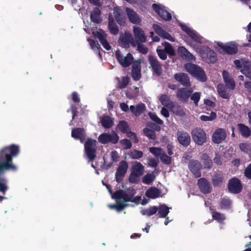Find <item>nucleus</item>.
<instances>
[{
	"label": "nucleus",
	"mask_w": 251,
	"mask_h": 251,
	"mask_svg": "<svg viewBox=\"0 0 251 251\" xmlns=\"http://www.w3.org/2000/svg\"><path fill=\"white\" fill-rule=\"evenodd\" d=\"M181 29L192 39L190 45L207 62L213 63L216 61V55L214 51L206 47H200L199 44H204L206 40L200 36L196 31L184 24H180Z\"/></svg>",
	"instance_id": "nucleus-1"
},
{
	"label": "nucleus",
	"mask_w": 251,
	"mask_h": 251,
	"mask_svg": "<svg viewBox=\"0 0 251 251\" xmlns=\"http://www.w3.org/2000/svg\"><path fill=\"white\" fill-rule=\"evenodd\" d=\"M19 147L12 145L6 147L0 151V174L6 170H16V167L12 163V157L19 152ZM6 180L0 177V191L5 193L7 189Z\"/></svg>",
	"instance_id": "nucleus-2"
},
{
	"label": "nucleus",
	"mask_w": 251,
	"mask_h": 251,
	"mask_svg": "<svg viewBox=\"0 0 251 251\" xmlns=\"http://www.w3.org/2000/svg\"><path fill=\"white\" fill-rule=\"evenodd\" d=\"M102 183L106 186L111 194V198L116 201V204L108 205V207L110 209H115L118 212H120L127 206L126 202L130 201L138 204L141 200L140 196L134 197L135 192L134 189H128L126 191L120 190L117 191L113 194L110 187L108 185L105 184L103 181H102Z\"/></svg>",
	"instance_id": "nucleus-3"
},
{
	"label": "nucleus",
	"mask_w": 251,
	"mask_h": 251,
	"mask_svg": "<svg viewBox=\"0 0 251 251\" xmlns=\"http://www.w3.org/2000/svg\"><path fill=\"white\" fill-rule=\"evenodd\" d=\"M223 77L226 87L223 84H219L217 86V90L219 95L224 99H228L230 95L229 90L234 89L235 84L233 79L229 76L228 73L226 71L223 72Z\"/></svg>",
	"instance_id": "nucleus-4"
},
{
	"label": "nucleus",
	"mask_w": 251,
	"mask_h": 251,
	"mask_svg": "<svg viewBox=\"0 0 251 251\" xmlns=\"http://www.w3.org/2000/svg\"><path fill=\"white\" fill-rule=\"evenodd\" d=\"M185 68L193 77L201 81H204L206 80V75L204 71L199 66L191 63L185 65Z\"/></svg>",
	"instance_id": "nucleus-5"
},
{
	"label": "nucleus",
	"mask_w": 251,
	"mask_h": 251,
	"mask_svg": "<svg viewBox=\"0 0 251 251\" xmlns=\"http://www.w3.org/2000/svg\"><path fill=\"white\" fill-rule=\"evenodd\" d=\"M235 67L240 69L241 72L246 77L251 79V62L249 60L241 59L234 61Z\"/></svg>",
	"instance_id": "nucleus-6"
},
{
	"label": "nucleus",
	"mask_w": 251,
	"mask_h": 251,
	"mask_svg": "<svg viewBox=\"0 0 251 251\" xmlns=\"http://www.w3.org/2000/svg\"><path fill=\"white\" fill-rule=\"evenodd\" d=\"M192 136L194 141L198 145H202L206 141V133L200 128H196L193 130Z\"/></svg>",
	"instance_id": "nucleus-7"
},
{
	"label": "nucleus",
	"mask_w": 251,
	"mask_h": 251,
	"mask_svg": "<svg viewBox=\"0 0 251 251\" xmlns=\"http://www.w3.org/2000/svg\"><path fill=\"white\" fill-rule=\"evenodd\" d=\"M119 139L117 134L113 131L111 133H102L99 136L98 139L100 143L105 144L108 143L116 144L118 142Z\"/></svg>",
	"instance_id": "nucleus-8"
},
{
	"label": "nucleus",
	"mask_w": 251,
	"mask_h": 251,
	"mask_svg": "<svg viewBox=\"0 0 251 251\" xmlns=\"http://www.w3.org/2000/svg\"><path fill=\"white\" fill-rule=\"evenodd\" d=\"M119 43L124 48H128L130 45L135 47L137 45L131 34L128 31H126L124 34L120 36Z\"/></svg>",
	"instance_id": "nucleus-9"
},
{
	"label": "nucleus",
	"mask_w": 251,
	"mask_h": 251,
	"mask_svg": "<svg viewBox=\"0 0 251 251\" xmlns=\"http://www.w3.org/2000/svg\"><path fill=\"white\" fill-rule=\"evenodd\" d=\"M115 56L119 63L124 67H128L133 60V57L130 53L124 56L120 50L116 51Z\"/></svg>",
	"instance_id": "nucleus-10"
},
{
	"label": "nucleus",
	"mask_w": 251,
	"mask_h": 251,
	"mask_svg": "<svg viewBox=\"0 0 251 251\" xmlns=\"http://www.w3.org/2000/svg\"><path fill=\"white\" fill-rule=\"evenodd\" d=\"M96 145V141L92 139H89L85 144V152L90 160H93L95 157Z\"/></svg>",
	"instance_id": "nucleus-11"
},
{
	"label": "nucleus",
	"mask_w": 251,
	"mask_h": 251,
	"mask_svg": "<svg viewBox=\"0 0 251 251\" xmlns=\"http://www.w3.org/2000/svg\"><path fill=\"white\" fill-rule=\"evenodd\" d=\"M217 44L222 51L227 53L228 54H235L237 52L238 49L236 44L234 42L227 43L224 44L221 42H218Z\"/></svg>",
	"instance_id": "nucleus-12"
},
{
	"label": "nucleus",
	"mask_w": 251,
	"mask_h": 251,
	"mask_svg": "<svg viewBox=\"0 0 251 251\" xmlns=\"http://www.w3.org/2000/svg\"><path fill=\"white\" fill-rule=\"evenodd\" d=\"M226 131L225 129L218 128L215 130L212 136V141L216 144H219L225 140L226 137Z\"/></svg>",
	"instance_id": "nucleus-13"
},
{
	"label": "nucleus",
	"mask_w": 251,
	"mask_h": 251,
	"mask_svg": "<svg viewBox=\"0 0 251 251\" xmlns=\"http://www.w3.org/2000/svg\"><path fill=\"white\" fill-rule=\"evenodd\" d=\"M133 32L134 37V40L136 44L138 43H145L147 41V36L144 31L139 27L134 26Z\"/></svg>",
	"instance_id": "nucleus-14"
},
{
	"label": "nucleus",
	"mask_w": 251,
	"mask_h": 251,
	"mask_svg": "<svg viewBox=\"0 0 251 251\" xmlns=\"http://www.w3.org/2000/svg\"><path fill=\"white\" fill-rule=\"evenodd\" d=\"M242 189V185L238 179L233 178L228 183L229 191L234 194H237L241 192Z\"/></svg>",
	"instance_id": "nucleus-15"
},
{
	"label": "nucleus",
	"mask_w": 251,
	"mask_h": 251,
	"mask_svg": "<svg viewBox=\"0 0 251 251\" xmlns=\"http://www.w3.org/2000/svg\"><path fill=\"white\" fill-rule=\"evenodd\" d=\"M152 8L164 20H169L171 19V15L160 4H153Z\"/></svg>",
	"instance_id": "nucleus-16"
},
{
	"label": "nucleus",
	"mask_w": 251,
	"mask_h": 251,
	"mask_svg": "<svg viewBox=\"0 0 251 251\" xmlns=\"http://www.w3.org/2000/svg\"><path fill=\"white\" fill-rule=\"evenodd\" d=\"M128 164L126 161H121L116 173V180L119 182L121 181L125 175L128 169Z\"/></svg>",
	"instance_id": "nucleus-17"
},
{
	"label": "nucleus",
	"mask_w": 251,
	"mask_h": 251,
	"mask_svg": "<svg viewBox=\"0 0 251 251\" xmlns=\"http://www.w3.org/2000/svg\"><path fill=\"white\" fill-rule=\"evenodd\" d=\"M93 34L95 37L99 39L100 43L104 48L107 50L111 49V46L105 39L106 34L102 30L98 29L97 31L93 32Z\"/></svg>",
	"instance_id": "nucleus-18"
},
{
	"label": "nucleus",
	"mask_w": 251,
	"mask_h": 251,
	"mask_svg": "<svg viewBox=\"0 0 251 251\" xmlns=\"http://www.w3.org/2000/svg\"><path fill=\"white\" fill-rule=\"evenodd\" d=\"M192 92L193 90L190 88H180L177 91L176 97L178 99L183 101H187Z\"/></svg>",
	"instance_id": "nucleus-19"
},
{
	"label": "nucleus",
	"mask_w": 251,
	"mask_h": 251,
	"mask_svg": "<svg viewBox=\"0 0 251 251\" xmlns=\"http://www.w3.org/2000/svg\"><path fill=\"white\" fill-rule=\"evenodd\" d=\"M177 137L178 142L183 146H187L190 144L191 138L188 133L179 131L177 132Z\"/></svg>",
	"instance_id": "nucleus-20"
},
{
	"label": "nucleus",
	"mask_w": 251,
	"mask_h": 251,
	"mask_svg": "<svg viewBox=\"0 0 251 251\" xmlns=\"http://www.w3.org/2000/svg\"><path fill=\"white\" fill-rule=\"evenodd\" d=\"M149 60L153 72L157 75H160L162 68L157 58L153 56L149 55Z\"/></svg>",
	"instance_id": "nucleus-21"
},
{
	"label": "nucleus",
	"mask_w": 251,
	"mask_h": 251,
	"mask_svg": "<svg viewBox=\"0 0 251 251\" xmlns=\"http://www.w3.org/2000/svg\"><path fill=\"white\" fill-rule=\"evenodd\" d=\"M189 167L196 177L198 178L201 176V174L200 170L201 169V166L198 161H191L189 162Z\"/></svg>",
	"instance_id": "nucleus-22"
},
{
	"label": "nucleus",
	"mask_w": 251,
	"mask_h": 251,
	"mask_svg": "<svg viewBox=\"0 0 251 251\" xmlns=\"http://www.w3.org/2000/svg\"><path fill=\"white\" fill-rule=\"evenodd\" d=\"M153 28L155 32L160 37L163 39H167L170 41L174 42V38L168 32L164 31L158 25L154 24L153 25Z\"/></svg>",
	"instance_id": "nucleus-23"
},
{
	"label": "nucleus",
	"mask_w": 251,
	"mask_h": 251,
	"mask_svg": "<svg viewBox=\"0 0 251 251\" xmlns=\"http://www.w3.org/2000/svg\"><path fill=\"white\" fill-rule=\"evenodd\" d=\"M131 75L133 79L136 81L138 80L141 78V65L140 62L136 61L133 62L132 66Z\"/></svg>",
	"instance_id": "nucleus-24"
},
{
	"label": "nucleus",
	"mask_w": 251,
	"mask_h": 251,
	"mask_svg": "<svg viewBox=\"0 0 251 251\" xmlns=\"http://www.w3.org/2000/svg\"><path fill=\"white\" fill-rule=\"evenodd\" d=\"M126 12L129 20L131 23L136 25L141 24V19L134 11L130 8H126Z\"/></svg>",
	"instance_id": "nucleus-25"
},
{
	"label": "nucleus",
	"mask_w": 251,
	"mask_h": 251,
	"mask_svg": "<svg viewBox=\"0 0 251 251\" xmlns=\"http://www.w3.org/2000/svg\"><path fill=\"white\" fill-rule=\"evenodd\" d=\"M113 13L117 23L121 25H124L126 23V19L123 15L121 9L118 7H115Z\"/></svg>",
	"instance_id": "nucleus-26"
},
{
	"label": "nucleus",
	"mask_w": 251,
	"mask_h": 251,
	"mask_svg": "<svg viewBox=\"0 0 251 251\" xmlns=\"http://www.w3.org/2000/svg\"><path fill=\"white\" fill-rule=\"evenodd\" d=\"M174 77L176 81L180 82L183 85L189 86L190 85L189 77L186 74L182 73L176 74L175 75Z\"/></svg>",
	"instance_id": "nucleus-27"
},
{
	"label": "nucleus",
	"mask_w": 251,
	"mask_h": 251,
	"mask_svg": "<svg viewBox=\"0 0 251 251\" xmlns=\"http://www.w3.org/2000/svg\"><path fill=\"white\" fill-rule=\"evenodd\" d=\"M131 170L133 173L141 176L144 173V167L141 163L135 161L132 164Z\"/></svg>",
	"instance_id": "nucleus-28"
},
{
	"label": "nucleus",
	"mask_w": 251,
	"mask_h": 251,
	"mask_svg": "<svg viewBox=\"0 0 251 251\" xmlns=\"http://www.w3.org/2000/svg\"><path fill=\"white\" fill-rule=\"evenodd\" d=\"M198 184L201 191L204 193H208L210 191V184L204 178H201L198 180Z\"/></svg>",
	"instance_id": "nucleus-29"
},
{
	"label": "nucleus",
	"mask_w": 251,
	"mask_h": 251,
	"mask_svg": "<svg viewBox=\"0 0 251 251\" xmlns=\"http://www.w3.org/2000/svg\"><path fill=\"white\" fill-rule=\"evenodd\" d=\"M72 136L75 139H79L82 143L85 138V134L83 129L77 128L72 130Z\"/></svg>",
	"instance_id": "nucleus-30"
},
{
	"label": "nucleus",
	"mask_w": 251,
	"mask_h": 251,
	"mask_svg": "<svg viewBox=\"0 0 251 251\" xmlns=\"http://www.w3.org/2000/svg\"><path fill=\"white\" fill-rule=\"evenodd\" d=\"M177 52L179 55L188 60L195 59L194 56L188 50L183 47L178 48Z\"/></svg>",
	"instance_id": "nucleus-31"
},
{
	"label": "nucleus",
	"mask_w": 251,
	"mask_h": 251,
	"mask_svg": "<svg viewBox=\"0 0 251 251\" xmlns=\"http://www.w3.org/2000/svg\"><path fill=\"white\" fill-rule=\"evenodd\" d=\"M91 19L92 22L96 23H100L101 21L100 18V11L99 8H95L90 14Z\"/></svg>",
	"instance_id": "nucleus-32"
},
{
	"label": "nucleus",
	"mask_w": 251,
	"mask_h": 251,
	"mask_svg": "<svg viewBox=\"0 0 251 251\" xmlns=\"http://www.w3.org/2000/svg\"><path fill=\"white\" fill-rule=\"evenodd\" d=\"M129 109L134 115L139 116L144 111L145 106L143 103H140L136 107L133 105H131Z\"/></svg>",
	"instance_id": "nucleus-33"
},
{
	"label": "nucleus",
	"mask_w": 251,
	"mask_h": 251,
	"mask_svg": "<svg viewBox=\"0 0 251 251\" xmlns=\"http://www.w3.org/2000/svg\"><path fill=\"white\" fill-rule=\"evenodd\" d=\"M160 195V191L155 187H151L146 192L147 197L151 199H155L158 197Z\"/></svg>",
	"instance_id": "nucleus-34"
},
{
	"label": "nucleus",
	"mask_w": 251,
	"mask_h": 251,
	"mask_svg": "<svg viewBox=\"0 0 251 251\" xmlns=\"http://www.w3.org/2000/svg\"><path fill=\"white\" fill-rule=\"evenodd\" d=\"M159 100L162 105L170 108L174 103L171 101L170 97L166 95H162Z\"/></svg>",
	"instance_id": "nucleus-35"
},
{
	"label": "nucleus",
	"mask_w": 251,
	"mask_h": 251,
	"mask_svg": "<svg viewBox=\"0 0 251 251\" xmlns=\"http://www.w3.org/2000/svg\"><path fill=\"white\" fill-rule=\"evenodd\" d=\"M238 126L240 132L242 136L245 137H248L251 135V131L247 126L242 124H239L238 125Z\"/></svg>",
	"instance_id": "nucleus-36"
},
{
	"label": "nucleus",
	"mask_w": 251,
	"mask_h": 251,
	"mask_svg": "<svg viewBox=\"0 0 251 251\" xmlns=\"http://www.w3.org/2000/svg\"><path fill=\"white\" fill-rule=\"evenodd\" d=\"M101 123L104 127L109 128L113 126V121L109 116H104L101 118Z\"/></svg>",
	"instance_id": "nucleus-37"
},
{
	"label": "nucleus",
	"mask_w": 251,
	"mask_h": 251,
	"mask_svg": "<svg viewBox=\"0 0 251 251\" xmlns=\"http://www.w3.org/2000/svg\"><path fill=\"white\" fill-rule=\"evenodd\" d=\"M169 109L176 115L182 116L185 114L183 109L177 104L174 103Z\"/></svg>",
	"instance_id": "nucleus-38"
},
{
	"label": "nucleus",
	"mask_w": 251,
	"mask_h": 251,
	"mask_svg": "<svg viewBox=\"0 0 251 251\" xmlns=\"http://www.w3.org/2000/svg\"><path fill=\"white\" fill-rule=\"evenodd\" d=\"M157 208L160 217H165L169 213V210L171 209L165 204L160 205Z\"/></svg>",
	"instance_id": "nucleus-39"
},
{
	"label": "nucleus",
	"mask_w": 251,
	"mask_h": 251,
	"mask_svg": "<svg viewBox=\"0 0 251 251\" xmlns=\"http://www.w3.org/2000/svg\"><path fill=\"white\" fill-rule=\"evenodd\" d=\"M158 211V208L156 206H153L150 207L147 209H145L141 211V213L143 215H146L147 216H151L155 214Z\"/></svg>",
	"instance_id": "nucleus-40"
},
{
	"label": "nucleus",
	"mask_w": 251,
	"mask_h": 251,
	"mask_svg": "<svg viewBox=\"0 0 251 251\" xmlns=\"http://www.w3.org/2000/svg\"><path fill=\"white\" fill-rule=\"evenodd\" d=\"M117 129L125 133L130 129L127 123L125 121H121L119 122L117 126Z\"/></svg>",
	"instance_id": "nucleus-41"
},
{
	"label": "nucleus",
	"mask_w": 251,
	"mask_h": 251,
	"mask_svg": "<svg viewBox=\"0 0 251 251\" xmlns=\"http://www.w3.org/2000/svg\"><path fill=\"white\" fill-rule=\"evenodd\" d=\"M161 46H163V49L166 52L168 53L171 55H174L175 54V51L173 49L172 46L167 42L162 43Z\"/></svg>",
	"instance_id": "nucleus-42"
},
{
	"label": "nucleus",
	"mask_w": 251,
	"mask_h": 251,
	"mask_svg": "<svg viewBox=\"0 0 251 251\" xmlns=\"http://www.w3.org/2000/svg\"><path fill=\"white\" fill-rule=\"evenodd\" d=\"M109 29L110 32L113 34H117L118 33L117 26L110 17L109 18Z\"/></svg>",
	"instance_id": "nucleus-43"
},
{
	"label": "nucleus",
	"mask_w": 251,
	"mask_h": 251,
	"mask_svg": "<svg viewBox=\"0 0 251 251\" xmlns=\"http://www.w3.org/2000/svg\"><path fill=\"white\" fill-rule=\"evenodd\" d=\"M128 155L132 159H138L142 157L143 153L141 151L134 150L130 151Z\"/></svg>",
	"instance_id": "nucleus-44"
},
{
	"label": "nucleus",
	"mask_w": 251,
	"mask_h": 251,
	"mask_svg": "<svg viewBox=\"0 0 251 251\" xmlns=\"http://www.w3.org/2000/svg\"><path fill=\"white\" fill-rule=\"evenodd\" d=\"M155 178L154 175L152 174H147L142 178V182L146 184H149L153 181Z\"/></svg>",
	"instance_id": "nucleus-45"
},
{
	"label": "nucleus",
	"mask_w": 251,
	"mask_h": 251,
	"mask_svg": "<svg viewBox=\"0 0 251 251\" xmlns=\"http://www.w3.org/2000/svg\"><path fill=\"white\" fill-rule=\"evenodd\" d=\"M217 115L214 112H211L209 116L201 115L200 119L204 122L212 121L216 118Z\"/></svg>",
	"instance_id": "nucleus-46"
},
{
	"label": "nucleus",
	"mask_w": 251,
	"mask_h": 251,
	"mask_svg": "<svg viewBox=\"0 0 251 251\" xmlns=\"http://www.w3.org/2000/svg\"><path fill=\"white\" fill-rule=\"evenodd\" d=\"M150 151L155 156L160 157L164 151L162 149L159 148L151 147L149 149Z\"/></svg>",
	"instance_id": "nucleus-47"
},
{
	"label": "nucleus",
	"mask_w": 251,
	"mask_h": 251,
	"mask_svg": "<svg viewBox=\"0 0 251 251\" xmlns=\"http://www.w3.org/2000/svg\"><path fill=\"white\" fill-rule=\"evenodd\" d=\"M156 51L160 59L162 60L167 59V55L165 51L163 49V46H159L156 49Z\"/></svg>",
	"instance_id": "nucleus-48"
},
{
	"label": "nucleus",
	"mask_w": 251,
	"mask_h": 251,
	"mask_svg": "<svg viewBox=\"0 0 251 251\" xmlns=\"http://www.w3.org/2000/svg\"><path fill=\"white\" fill-rule=\"evenodd\" d=\"M203 160L204 167L206 168H209L212 164V162L211 159L206 154H203L202 157Z\"/></svg>",
	"instance_id": "nucleus-49"
},
{
	"label": "nucleus",
	"mask_w": 251,
	"mask_h": 251,
	"mask_svg": "<svg viewBox=\"0 0 251 251\" xmlns=\"http://www.w3.org/2000/svg\"><path fill=\"white\" fill-rule=\"evenodd\" d=\"M212 217L219 223H222L225 219V217L223 215L216 212H213Z\"/></svg>",
	"instance_id": "nucleus-50"
},
{
	"label": "nucleus",
	"mask_w": 251,
	"mask_h": 251,
	"mask_svg": "<svg viewBox=\"0 0 251 251\" xmlns=\"http://www.w3.org/2000/svg\"><path fill=\"white\" fill-rule=\"evenodd\" d=\"M129 78L127 76L123 77L122 79L119 81L118 86L121 88L126 87L128 84Z\"/></svg>",
	"instance_id": "nucleus-51"
},
{
	"label": "nucleus",
	"mask_w": 251,
	"mask_h": 251,
	"mask_svg": "<svg viewBox=\"0 0 251 251\" xmlns=\"http://www.w3.org/2000/svg\"><path fill=\"white\" fill-rule=\"evenodd\" d=\"M159 158L161 161L165 164H169L171 163V157L167 155L164 151L163 152V154L161 155Z\"/></svg>",
	"instance_id": "nucleus-52"
},
{
	"label": "nucleus",
	"mask_w": 251,
	"mask_h": 251,
	"mask_svg": "<svg viewBox=\"0 0 251 251\" xmlns=\"http://www.w3.org/2000/svg\"><path fill=\"white\" fill-rule=\"evenodd\" d=\"M143 131L145 134L150 138L152 139H154L155 138V133L153 130L145 128L144 129Z\"/></svg>",
	"instance_id": "nucleus-53"
},
{
	"label": "nucleus",
	"mask_w": 251,
	"mask_h": 251,
	"mask_svg": "<svg viewBox=\"0 0 251 251\" xmlns=\"http://www.w3.org/2000/svg\"><path fill=\"white\" fill-rule=\"evenodd\" d=\"M140 176L131 172L129 176V181L131 183H136L139 180Z\"/></svg>",
	"instance_id": "nucleus-54"
},
{
	"label": "nucleus",
	"mask_w": 251,
	"mask_h": 251,
	"mask_svg": "<svg viewBox=\"0 0 251 251\" xmlns=\"http://www.w3.org/2000/svg\"><path fill=\"white\" fill-rule=\"evenodd\" d=\"M120 143L125 149H130L132 146L131 142L126 139L121 140Z\"/></svg>",
	"instance_id": "nucleus-55"
},
{
	"label": "nucleus",
	"mask_w": 251,
	"mask_h": 251,
	"mask_svg": "<svg viewBox=\"0 0 251 251\" xmlns=\"http://www.w3.org/2000/svg\"><path fill=\"white\" fill-rule=\"evenodd\" d=\"M137 50L143 54H146L148 52V49L144 45L138 43L136 45Z\"/></svg>",
	"instance_id": "nucleus-56"
},
{
	"label": "nucleus",
	"mask_w": 251,
	"mask_h": 251,
	"mask_svg": "<svg viewBox=\"0 0 251 251\" xmlns=\"http://www.w3.org/2000/svg\"><path fill=\"white\" fill-rule=\"evenodd\" d=\"M201 94L199 92H195L191 96V99L192 100L196 105H198V102L200 99Z\"/></svg>",
	"instance_id": "nucleus-57"
},
{
	"label": "nucleus",
	"mask_w": 251,
	"mask_h": 251,
	"mask_svg": "<svg viewBox=\"0 0 251 251\" xmlns=\"http://www.w3.org/2000/svg\"><path fill=\"white\" fill-rule=\"evenodd\" d=\"M88 41L89 42L91 47L92 50H98L100 48V45L98 43L95 42L94 40L88 38L87 39Z\"/></svg>",
	"instance_id": "nucleus-58"
},
{
	"label": "nucleus",
	"mask_w": 251,
	"mask_h": 251,
	"mask_svg": "<svg viewBox=\"0 0 251 251\" xmlns=\"http://www.w3.org/2000/svg\"><path fill=\"white\" fill-rule=\"evenodd\" d=\"M126 136L130 138L131 140H133L134 142L137 143L138 142V139L134 132H133L130 130V129L126 133Z\"/></svg>",
	"instance_id": "nucleus-59"
},
{
	"label": "nucleus",
	"mask_w": 251,
	"mask_h": 251,
	"mask_svg": "<svg viewBox=\"0 0 251 251\" xmlns=\"http://www.w3.org/2000/svg\"><path fill=\"white\" fill-rule=\"evenodd\" d=\"M240 150L245 152H247L248 151H250L251 148L250 146L246 143H241L239 145Z\"/></svg>",
	"instance_id": "nucleus-60"
},
{
	"label": "nucleus",
	"mask_w": 251,
	"mask_h": 251,
	"mask_svg": "<svg viewBox=\"0 0 251 251\" xmlns=\"http://www.w3.org/2000/svg\"><path fill=\"white\" fill-rule=\"evenodd\" d=\"M150 118L154 121L156 122L158 124H163V122L154 113H150L149 114Z\"/></svg>",
	"instance_id": "nucleus-61"
},
{
	"label": "nucleus",
	"mask_w": 251,
	"mask_h": 251,
	"mask_svg": "<svg viewBox=\"0 0 251 251\" xmlns=\"http://www.w3.org/2000/svg\"><path fill=\"white\" fill-rule=\"evenodd\" d=\"M231 205V201L229 199H224L221 203L222 207L224 208H228Z\"/></svg>",
	"instance_id": "nucleus-62"
},
{
	"label": "nucleus",
	"mask_w": 251,
	"mask_h": 251,
	"mask_svg": "<svg viewBox=\"0 0 251 251\" xmlns=\"http://www.w3.org/2000/svg\"><path fill=\"white\" fill-rule=\"evenodd\" d=\"M110 156L112 160L113 161L116 162L118 160L119 156L118 152L116 151H112L110 153Z\"/></svg>",
	"instance_id": "nucleus-63"
},
{
	"label": "nucleus",
	"mask_w": 251,
	"mask_h": 251,
	"mask_svg": "<svg viewBox=\"0 0 251 251\" xmlns=\"http://www.w3.org/2000/svg\"><path fill=\"white\" fill-rule=\"evenodd\" d=\"M245 176L249 179H251V164H250L245 171Z\"/></svg>",
	"instance_id": "nucleus-64"
}]
</instances>
